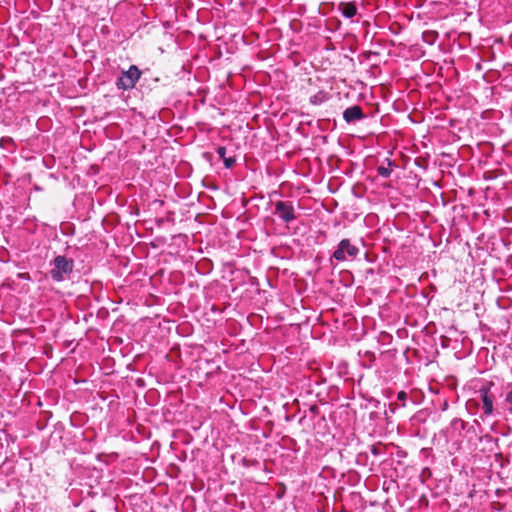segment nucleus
<instances>
[{"instance_id": "39448f33", "label": "nucleus", "mask_w": 512, "mask_h": 512, "mask_svg": "<svg viewBox=\"0 0 512 512\" xmlns=\"http://www.w3.org/2000/svg\"><path fill=\"white\" fill-rule=\"evenodd\" d=\"M360 253L359 248L352 244L349 239H343L338 244V248L334 251L332 256H345V254H348V256H356Z\"/></svg>"}, {"instance_id": "f8f14e48", "label": "nucleus", "mask_w": 512, "mask_h": 512, "mask_svg": "<svg viewBox=\"0 0 512 512\" xmlns=\"http://www.w3.org/2000/svg\"><path fill=\"white\" fill-rule=\"evenodd\" d=\"M371 453H372L373 455H379V454L381 453V450H380V448H379V447H377V446L373 445V446L371 447Z\"/></svg>"}, {"instance_id": "6e6552de", "label": "nucleus", "mask_w": 512, "mask_h": 512, "mask_svg": "<svg viewBox=\"0 0 512 512\" xmlns=\"http://www.w3.org/2000/svg\"><path fill=\"white\" fill-rule=\"evenodd\" d=\"M388 162V166L385 167L383 165H380L377 167L378 175H380L383 178H388L392 173V162L389 159H386Z\"/></svg>"}, {"instance_id": "f257e3e1", "label": "nucleus", "mask_w": 512, "mask_h": 512, "mask_svg": "<svg viewBox=\"0 0 512 512\" xmlns=\"http://www.w3.org/2000/svg\"><path fill=\"white\" fill-rule=\"evenodd\" d=\"M51 264H53V268H51L49 274L56 282L65 280L72 273V258H54Z\"/></svg>"}, {"instance_id": "7ed1b4c3", "label": "nucleus", "mask_w": 512, "mask_h": 512, "mask_svg": "<svg viewBox=\"0 0 512 512\" xmlns=\"http://www.w3.org/2000/svg\"><path fill=\"white\" fill-rule=\"evenodd\" d=\"M493 386L494 384L489 382L488 384L483 385L478 391L482 401V410L486 416H491L494 413L495 395L491 391Z\"/></svg>"}, {"instance_id": "423d86ee", "label": "nucleus", "mask_w": 512, "mask_h": 512, "mask_svg": "<svg viewBox=\"0 0 512 512\" xmlns=\"http://www.w3.org/2000/svg\"><path fill=\"white\" fill-rule=\"evenodd\" d=\"M362 108L359 105L348 107L343 112V119L347 123H354L365 118Z\"/></svg>"}, {"instance_id": "20e7f679", "label": "nucleus", "mask_w": 512, "mask_h": 512, "mask_svg": "<svg viewBox=\"0 0 512 512\" xmlns=\"http://www.w3.org/2000/svg\"><path fill=\"white\" fill-rule=\"evenodd\" d=\"M275 214L285 223H290L297 218L292 203L288 201H277L275 203Z\"/></svg>"}, {"instance_id": "2eb2a0df", "label": "nucleus", "mask_w": 512, "mask_h": 512, "mask_svg": "<svg viewBox=\"0 0 512 512\" xmlns=\"http://www.w3.org/2000/svg\"><path fill=\"white\" fill-rule=\"evenodd\" d=\"M310 411L314 414H316L318 412V407L316 405H313L310 407Z\"/></svg>"}, {"instance_id": "dca6fc26", "label": "nucleus", "mask_w": 512, "mask_h": 512, "mask_svg": "<svg viewBox=\"0 0 512 512\" xmlns=\"http://www.w3.org/2000/svg\"><path fill=\"white\" fill-rule=\"evenodd\" d=\"M163 223V219L158 220V225H161Z\"/></svg>"}, {"instance_id": "f3484780", "label": "nucleus", "mask_w": 512, "mask_h": 512, "mask_svg": "<svg viewBox=\"0 0 512 512\" xmlns=\"http://www.w3.org/2000/svg\"><path fill=\"white\" fill-rule=\"evenodd\" d=\"M363 256H364V257L369 256V255H368V252H367V251H365V252L363 253Z\"/></svg>"}, {"instance_id": "0eeeda50", "label": "nucleus", "mask_w": 512, "mask_h": 512, "mask_svg": "<svg viewBox=\"0 0 512 512\" xmlns=\"http://www.w3.org/2000/svg\"><path fill=\"white\" fill-rule=\"evenodd\" d=\"M339 10L346 18H352L357 13V8L353 3H340Z\"/></svg>"}, {"instance_id": "1a4fd4ad", "label": "nucleus", "mask_w": 512, "mask_h": 512, "mask_svg": "<svg viewBox=\"0 0 512 512\" xmlns=\"http://www.w3.org/2000/svg\"><path fill=\"white\" fill-rule=\"evenodd\" d=\"M328 99L327 94L323 91L311 96L310 103L313 105H320Z\"/></svg>"}, {"instance_id": "4468645a", "label": "nucleus", "mask_w": 512, "mask_h": 512, "mask_svg": "<svg viewBox=\"0 0 512 512\" xmlns=\"http://www.w3.org/2000/svg\"><path fill=\"white\" fill-rule=\"evenodd\" d=\"M506 401L510 404H512V390L507 393L506 395Z\"/></svg>"}, {"instance_id": "f03ea898", "label": "nucleus", "mask_w": 512, "mask_h": 512, "mask_svg": "<svg viewBox=\"0 0 512 512\" xmlns=\"http://www.w3.org/2000/svg\"><path fill=\"white\" fill-rule=\"evenodd\" d=\"M142 72L136 65H131L127 71H123L116 81L118 89L131 90L140 79Z\"/></svg>"}, {"instance_id": "ddd939ff", "label": "nucleus", "mask_w": 512, "mask_h": 512, "mask_svg": "<svg viewBox=\"0 0 512 512\" xmlns=\"http://www.w3.org/2000/svg\"><path fill=\"white\" fill-rule=\"evenodd\" d=\"M397 398L401 401H404L407 398V394L404 391L398 393Z\"/></svg>"}, {"instance_id": "9d476101", "label": "nucleus", "mask_w": 512, "mask_h": 512, "mask_svg": "<svg viewBox=\"0 0 512 512\" xmlns=\"http://www.w3.org/2000/svg\"><path fill=\"white\" fill-rule=\"evenodd\" d=\"M223 162H224V165L226 168H232L236 162L235 158L234 157H225L223 159Z\"/></svg>"}, {"instance_id": "9b49d317", "label": "nucleus", "mask_w": 512, "mask_h": 512, "mask_svg": "<svg viewBox=\"0 0 512 512\" xmlns=\"http://www.w3.org/2000/svg\"><path fill=\"white\" fill-rule=\"evenodd\" d=\"M217 154L223 160L226 157V148L224 146H219L217 148Z\"/></svg>"}]
</instances>
